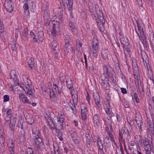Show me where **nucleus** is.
<instances>
[{
    "label": "nucleus",
    "instance_id": "c85d7f7f",
    "mask_svg": "<svg viewBox=\"0 0 154 154\" xmlns=\"http://www.w3.org/2000/svg\"><path fill=\"white\" fill-rule=\"evenodd\" d=\"M99 119V115L98 114H94L93 117V120L94 123H95L97 125V123L98 122Z\"/></svg>",
    "mask_w": 154,
    "mask_h": 154
},
{
    "label": "nucleus",
    "instance_id": "1a4fd4ad",
    "mask_svg": "<svg viewBox=\"0 0 154 154\" xmlns=\"http://www.w3.org/2000/svg\"><path fill=\"white\" fill-rule=\"evenodd\" d=\"M110 101L109 100H107L105 102V110L106 113L111 117L113 116V114L112 112L111 109L110 108Z\"/></svg>",
    "mask_w": 154,
    "mask_h": 154
},
{
    "label": "nucleus",
    "instance_id": "ddd939ff",
    "mask_svg": "<svg viewBox=\"0 0 154 154\" xmlns=\"http://www.w3.org/2000/svg\"><path fill=\"white\" fill-rule=\"evenodd\" d=\"M19 98L21 101H22L23 103L31 104V102L29 101L28 98L23 94H20L19 95Z\"/></svg>",
    "mask_w": 154,
    "mask_h": 154
},
{
    "label": "nucleus",
    "instance_id": "393cba45",
    "mask_svg": "<svg viewBox=\"0 0 154 154\" xmlns=\"http://www.w3.org/2000/svg\"><path fill=\"white\" fill-rule=\"evenodd\" d=\"M32 134L35 136L39 135H41L40 133L39 132V131L36 127L33 128L32 130Z\"/></svg>",
    "mask_w": 154,
    "mask_h": 154
},
{
    "label": "nucleus",
    "instance_id": "37998d69",
    "mask_svg": "<svg viewBox=\"0 0 154 154\" xmlns=\"http://www.w3.org/2000/svg\"><path fill=\"white\" fill-rule=\"evenodd\" d=\"M9 120L10 121V124H15L16 121V119L15 118L11 116Z\"/></svg>",
    "mask_w": 154,
    "mask_h": 154
},
{
    "label": "nucleus",
    "instance_id": "6ab92c4d",
    "mask_svg": "<svg viewBox=\"0 0 154 154\" xmlns=\"http://www.w3.org/2000/svg\"><path fill=\"white\" fill-rule=\"evenodd\" d=\"M28 64L30 67L37 66L36 64L35 63L34 59L32 57L29 59L28 62Z\"/></svg>",
    "mask_w": 154,
    "mask_h": 154
},
{
    "label": "nucleus",
    "instance_id": "72a5a7b5",
    "mask_svg": "<svg viewBox=\"0 0 154 154\" xmlns=\"http://www.w3.org/2000/svg\"><path fill=\"white\" fill-rule=\"evenodd\" d=\"M70 40H65V48L64 51H67V53H68L69 52V51H67V48L69 46V44L70 43Z\"/></svg>",
    "mask_w": 154,
    "mask_h": 154
},
{
    "label": "nucleus",
    "instance_id": "a211bd4d",
    "mask_svg": "<svg viewBox=\"0 0 154 154\" xmlns=\"http://www.w3.org/2000/svg\"><path fill=\"white\" fill-rule=\"evenodd\" d=\"M72 139L76 144H78L80 141V139L77 134L75 133L71 134Z\"/></svg>",
    "mask_w": 154,
    "mask_h": 154
},
{
    "label": "nucleus",
    "instance_id": "f3484780",
    "mask_svg": "<svg viewBox=\"0 0 154 154\" xmlns=\"http://www.w3.org/2000/svg\"><path fill=\"white\" fill-rule=\"evenodd\" d=\"M68 3L67 4V7L69 11L70 16L71 17L73 18L72 14V11H70L72 9L73 5V0H67Z\"/></svg>",
    "mask_w": 154,
    "mask_h": 154
},
{
    "label": "nucleus",
    "instance_id": "dca6fc26",
    "mask_svg": "<svg viewBox=\"0 0 154 154\" xmlns=\"http://www.w3.org/2000/svg\"><path fill=\"white\" fill-rule=\"evenodd\" d=\"M59 23H57V24H54L53 26V29L51 31V34L54 36H55L56 34V32L57 31V29L59 30Z\"/></svg>",
    "mask_w": 154,
    "mask_h": 154
},
{
    "label": "nucleus",
    "instance_id": "a878e982",
    "mask_svg": "<svg viewBox=\"0 0 154 154\" xmlns=\"http://www.w3.org/2000/svg\"><path fill=\"white\" fill-rule=\"evenodd\" d=\"M64 122V118L63 116L61 115L60 116L59 119L57 120V122L60 125L61 127H63V123Z\"/></svg>",
    "mask_w": 154,
    "mask_h": 154
},
{
    "label": "nucleus",
    "instance_id": "e433bc0d",
    "mask_svg": "<svg viewBox=\"0 0 154 154\" xmlns=\"http://www.w3.org/2000/svg\"><path fill=\"white\" fill-rule=\"evenodd\" d=\"M129 143L130 146H131L132 147H131V148L129 147V148L131 150H132V149H134V147L136 146L135 142L134 141H131Z\"/></svg>",
    "mask_w": 154,
    "mask_h": 154
},
{
    "label": "nucleus",
    "instance_id": "aec40b11",
    "mask_svg": "<svg viewBox=\"0 0 154 154\" xmlns=\"http://www.w3.org/2000/svg\"><path fill=\"white\" fill-rule=\"evenodd\" d=\"M97 144L98 149L100 150H102L103 148V145L102 141L99 137H98L97 138Z\"/></svg>",
    "mask_w": 154,
    "mask_h": 154
},
{
    "label": "nucleus",
    "instance_id": "69168bd1",
    "mask_svg": "<svg viewBox=\"0 0 154 154\" xmlns=\"http://www.w3.org/2000/svg\"><path fill=\"white\" fill-rule=\"evenodd\" d=\"M24 77H25V80L26 81V82H25V84L26 85V86L29 83V82H30V80L28 79L26 76V75H24Z\"/></svg>",
    "mask_w": 154,
    "mask_h": 154
},
{
    "label": "nucleus",
    "instance_id": "c756f323",
    "mask_svg": "<svg viewBox=\"0 0 154 154\" xmlns=\"http://www.w3.org/2000/svg\"><path fill=\"white\" fill-rule=\"evenodd\" d=\"M57 42L55 41H54L52 43V49H53L54 51V52L57 51V50H58V49L57 48Z\"/></svg>",
    "mask_w": 154,
    "mask_h": 154
},
{
    "label": "nucleus",
    "instance_id": "c9c22d12",
    "mask_svg": "<svg viewBox=\"0 0 154 154\" xmlns=\"http://www.w3.org/2000/svg\"><path fill=\"white\" fill-rule=\"evenodd\" d=\"M26 119L27 122L29 124L32 125L34 122V119L32 117H30L29 118H26Z\"/></svg>",
    "mask_w": 154,
    "mask_h": 154
},
{
    "label": "nucleus",
    "instance_id": "bb28decb",
    "mask_svg": "<svg viewBox=\"0 0 154 154\" xmlns=\"http://www.w3.org/2000/svg\"><path fill=\"white\" fill-rule=\"evenodd\" d=\"M50 92V97L51 99L52 100V99L54 100L56 99L55 98V94L54 91L52 89H49Z\"/></svg>",
    "mask_w": 154,
    "mask_h": 154
},
{
    "label": "nucleus",
    "instance_id": "a19ab883",
    "mask_svg": "<svg viewBox=\"0 0 154 154\" xmlns=\"http://www.w3.org/2000/svg\"><path fill=\"white\" fill-rule=\"evenodd\" d=\"M108 134V135H109V137H110V140L112 141L114 143V144L115 145H116V143L114 139V138H113V135H112V134L110 133V132L109 131H108V132H107Z\"/></svg>",
    "mask_w": 154,
    "mask_h": 154
},
{
    "label": "nucleus",
    "instance_id": "f704fd0d",
    "mask_svg": "<svg viewBox=\"0 0 154 154\" xmlns=\"http://www.w3.org/2000/svg\"><path fill=\"white\" fill-rule=\"evenodd\" d=\"M71 94L72 95V99L73 103L74 105L76 104L78 102V99L77 95L76 96H74L72 94V93H71Z\"/></svg>",
    "mask_w": 154,
    "mask_h": 154
},
{
    "label": "nucleus",
    "instance_id": "864d4df0",
    "mask_svg": "<svg viewBox=\"0 0 154 154\" xmlns=\"http://www.w3.org/2000/svg\"><path fill=\"white\" fill-rule=\"evenodd\" d=\"M140 94L142 95L144 93V90L143 88L141 86H140L138 87Z\"/></svg>",
    "mask_w": 154,
    "mask_h": 154
},
{
    "label": "nucleus",
    "instance_id": "bf43d9fd",
    "mask_svg": "<svg viewBox=\"0 0 154 154\" xmlns=\"http://www.w3.org/2000/svg\"><path fill=\"white\" fill-rule=\"evenodd\" d=\"M134 79L136 80H138L140 79V77L139 75V74H134Z\"/></svg>",
    "mask_w": 154,
    "mask_h": 154
},
{
    "label": "nucleus",
    "instance_id": "9d476101",
    "mask_svg": "<svg viewBox=\"0 0 154 154\" xmlns=\"http://www.w3.org/2000/svg\"><path fill=\"white\" fill-rule=\"evenodd\" d=\"M88 6L91 14L94 19H95L96 16H95V7L94 8L93 4L90 1H89L88 3Z\"/></svg>",
    "mask_w": 154,
    "mask_h": 154
},
{
    "label": "nucleus",
    "instance_id": "f03ea898",
    "mask_svg": "<svg viewBox=\"0 0 154 154\" xmlns=\"http://www.w3.org/2000/svg\"><path fill=\"white\" fill-rule=\"evenodd\" d=\"M150 137V139H145L143 140V146L146 154H150L151 152L152 139L151 135Z\"/></svg>",
    "mask_w": 154,
    "mask_h": 154
},
{
    "label": "nucleus",
    "instance_id": "7ed1b4c3",
    "mask_svg": "<svg viewBox=\"0 0 154 154\" xmlns=\"http://www.w3.org/2000/svg\"><path fill=\"white\" fill-rule=\"evenodd\" d=\"M119 38L121 42L123 48L128 52H130L129 43L128 39L126 37H125L123 35H122L120 34Z\"/></svg>",
    "mask_w": 154,
    "mask_h": 154
},
{
    "label": "nucleus",
    "instance_id": "4be33fe9",
    "mask_svg": "<svg viewBox=\"0 0 154 154\" xmlns=\"http://www.w3.org/2000/svg\"><path fill=\"white\" fill-rule=\"evenodd\" d=\"M119 140L120 141L122 142L123 141V138H122V135L125 132V129L123 128H122L121 129L119 130Z\"/></svg>",
    "mask_w": 154,
    "mask_h": 154
},
{
    "label": "nucleus",
    "instance_id": "f257e3e1",
    "mask_svg": "<svg viewBox=\"0 0 154 154\" xmlns=\"http://www.w3.org/2000/svg\"><path fill=\"white\" fill-rule=\"evenodd\" d=\"M95 13H96L97 17V18L96 19V18L95 19L97 23V25L103 26L105 23L103 14L97 6H95Z\"/></svg>",
    "mask_w": 154,
    "mask_h": 154
},
{
    "label": "nucleus",
    "instance_id": "2f4dec72",
    "mask_svg": "<svg viewBox=\"0 0 154 154\" xmlns=\"http://www.w3.org/2000/svg\"><path fill=\"white\" fill-rule=\"evenodd\" d=\"M132 66L133 67H138L136 59L134 57L132 58Z\"/></svg>",
    "mask_w": 154,
    "mask_h": 154
},
{
    "label": "nucleus",
    "instance_id": "6e6d98bb",
    "mask_svg": "<svg viewBox=\"0 0 154 154\" xmlns=\"http://www.w3.org/2000/svg\"><path fill=\"white\" fill-rule=\"evenodd\" d=\"M87 113H82L81 115H82V117L83 119L84 120H85L86 119L87 116L86 115Z\"/></svg>",
    "mask_w": 154,
    "mask_h": 154
},
{
    "label": "nucleus",
    "instance_id": "e2e57ef3",
    "mask_svg": "<svg viewBox=\"0 0 154 154\" xmlns=\"http://www.w3.org/2000/svg\"><path fill=\"white\" fill-rule=\"evenodd\" d=\"M121 90L123 94H125L126 93L127 91L125 88H121Z\"/></svg>",
    "mask_w": 154,
    "mask_h": 154
},
{
    "label": "nucleus",
    "instance_id": "0eeeda50",
    "mask_svg": "<svg viewBox=\"0 0 154 154\" xmlns=\"http://www.w3.org/2000/svg\"><path fill=\"white\" fill-rule=\"evenodd\" d=\"M4 6L6 10L11 12L13 10L14 4L11 0H5Z\"/></svg>",
    "mask_w": 154,
    "mask_h": 154
},
{
    "label": "nucleus",
    "instance_id": "49530a36",
    "mask_svg": "<svg viewBox=\"0 0 154 154\" xmlns=\"http://www.w3.org/2000/svg\"><path fill=\"white\" fill-rule=\"evenodd\" d=\"M4 98V102H6L8 101L9 100V96L7 95H4L3 97Z\"/></svg>",
    "mask_w": 154,
    "mask_h": 154
},
{
    "label": "nucleus",
    "instance_id": "cd10ccee",
    "mask_svg": "<svg viewBox=\"0 0 154 154\" xmlns=\"http://www.w3.org/2000/svg\"><path fill=\"white\" fill-rule=\"evenodd\" d=\"M120 148H118L116 150V154H124L123 148L122 145L120 144Z\"/></svg>",
    "mask_w": 154,
    "mask_h": 154
},
{
    "label": "nucleus",
    "instance_id": "7c9ffc66",
    "mask_svg": "<svg viewBox=\"0 0 154 154\" xmlns=\"http://www.w3.org/2000/svg\"><path fill=\"white\" fill-rule=\"evenodd\" d=\"M44 22L45 26H47V28L49 29L50 28L49 26L50 23V20L48 18H45L44 19Z\"/></svg>",
    "mask_w": 154,
    "mask_h": 154
},
{
    "label": "nucleus",
    "instance_id": "5701e85b",
    "mask_svg": "<svg viewBox=\"0 0 154 154\" xmlns=\"http://www.w3.org/2000/svg\"><path fill=\"white\" fill-rule=\"evenodd\" d=\"M86 146L88 147H89L91 145V138L89 134H86Z\"/></svg>",
    "mask_w": 154,
    "mask_h": 154
},
{
    "label": "nucleus",
    "instance_id": "680f3d73",
    "mask_svg": "<svg viewBox=\"0 0 154 154\" xmlns=\"http://www.w3.org/2000/svg\"><path fill=\"white\" fill-rule=\"evenodd\" d=\"M138 28V31L136 30V32L138 34V35L139 36H140V35H141V34H142V32H141L140 31V28L139 27V26H137Z\"/></svg>",
    "mask_w": 154,
    "mask_h": 154
},
{
    "label": "nucleus",
    "instance_id": "0e129e2a",
    "mask_svg": "<svg viewBox=\"0 0 154 154\" xmlns=\"http://www.w3.org/2000/svg\"><path fill=\"white\" fill-rule=\"evenodd\" d=\"M60 78L61 82H64L65 79V76H60Z\"/></svg>",
    "mask_w": 154,
    "mask_h": 154
},
{
    "label": "nucleus",
    "instance_id": "9b49d317",
    "mask_svg": "<svg viewBox=\"0 0 154 154\" xmlns=\"http://www.w3.org/2000/svg\"><path fill=\"white\" fill-rule=\"evenodd\" d=\"M94 98L95 102L96 104L98 107V108L100 109L101 108V106L100 103V98L99 94L96 93L94 94Z\"/></svg>",
    "mask_w": 154,
    "mask_h": 154
},
{
    "label": "nucleus",
    "instance_id": "6e6552de",
    "mask_svg": "<svg viewBox=\"0 0 154 154\" xmlns=\"http://www.w3.org/2000/svg\"><path fill=\"white\" fill-rule=\"evenodd\" d=\"M34 136V140L35 143L38 149L40 148L43 145L41 135H37Z\"/></svg>",
    "mask_w": 154,
    "mask_h": 154
},
{
    "label": "nucleus",
    "instance_id": "774afa93",
    "mask_svg": "<svg viewBox=\"0 0 154 154\" xmlns=\"http://www.w3.org/2000/svg\"><path fill=\"white\" fill-rule=\"evenodd\" d=\"M14 149H9V152L10 154H17V153H14Z\"/></svg>",
    "mask_w": 154,
    "mask_h": 154
},
{
    "label": "nucleus",
    "instance_id": "8fccbe9b",
    "mask_svg": "<svg viewBox=\"0 0 154 154\" xmlns=\"http://www.w3.org/2000/svg\"><path fill=\"white\" fill-rule=\"evenodd\" d=\"M133 71L134 74H139V71L138 68H133Z\"/></svg>",
    "mask_w": 154,
    "mask_h": 154
},
{
    "label": "nucleus",
    "instance_id": "20e7f679",
    "mask_svg": "<svg viewBox=\"0 0 154 154\" xmlns=\"http://www.w3.org/2000/svg\"><path fill=\"white\" fill-rule=\"evenodd\" d=\"M98 41L96 38H94L92 43V48L91 51L93 53V56L96 57L97 55V52L98 49Z\"/></svg>",
    "mask_w": 154,
    "mask_h": 154
},
{
    "label": "nucleus",
    "instance_id": "de8ad7c7",
    "mask_svg": "<svg viewBox=\"0 0 154 154\" xmlns=\"http://www.w3.org/2000/svg\"><path fill=\"white\" fill-rule=\"evenodd\" d=\"M11 47L13 51H16L17 50V48L16 47V44L14 43L13 44H11Z\"/></svg>",
    "mask_w": 154,
    "mask_h": 154
},
{
    "label": "nucleus",
    "instance_id": "79ce46f5",
    "mask_svg": "<svg viewBox=\"0 0 154 154\" xmlns=\"http://www.w3.org/2000/svg\"><path fill=\"white\" fill-rule=\"evenodd\" d=\"M17 126L19 128H20L21 129H23V122L22 120L19 121H18Z\"/></svg>",
    "mask_w": 154,
    "mask_h": 154
},
{
    "label": "nucleus",
    "instance_id": "b1692460",
    "mask_svg": "<svg viewBox=\"0 0 154 154\" xmlns=\"http://www.w3.org/2000/svg\"><path fill=\"white\" fill-rule=\"evenodd\" d=\"M8 146L9 149H14V142L12 140L10 139L8 143Z\"/></svg>",
    "mask_w": 154,
    "mask_h": 154
},
{
    "label": "nucleus",
    "instance_id": "4d7b16f0",
    "mask_svg": "<svg viewBox=\"0 0 154 154\" xmlns=\"http://www.w3.org/2000/svg\"><path fill=\"white\" fill-rule=\"evenodd\" d=\"M134 95L136 101L137 103H139V100L138 99L137 95V93L136 92L134 93Z\"/></svg>",
    "mask_w": 154,
    "mask_h": 154
},
{
    "label": "nucleus",
    "instance_id": "603ef678",
    "mask_svg": "<svg viewBox=\"0 0 154 154\" xmlns=\"http://www.w3.org/2000/svg\"><path fill=\"white\" fill-rule=\"evenodd\" d=\"M141 120H142V119L140 116L138 115L135 117V120L136 122L140 120L141 121Z\"/></svg>",
    "mask_w": 154,
    "mask_h": 154
},
{
    "label": "nucleus",
    "instance_id": "412c9836",
    "mask_svg": "<svg viewBox=\"0 0 154 154\" xmlns=\"http://www.w3.org/2000/svg\"><path fill=\"white\" fill-rule=\"evenodd\" d=\"M66 82L67 84V87L69 89H72V88L73 87V84L72 80H71V79H67L66 81Z\"/></svg>",
    "mask_w": 154,
    "mask_h": 154
},
{
    "label": "nucleus",
    "instance_id": "39448f33",
    "mask_svg": "<svg viewBox=\"0 0 154 154\" xmlns=\"http://www.w3.org/2000/svg\"><path fill=\"white\" fill-rule=\"evenodd\" d=\"M30 35L33 38V41L34 42H37L38 40L40 42H42L43 40L44 34L42 31H39L38 33V35L37 38L35 35L32 32H31Z\"/></svg>",
    "mask_w": 154,
    "mask_h": 154
},
{
    "label": "nucleus",
    "instance_id": "338daca9",
    "mask_svg": "<svg viewBox=\"0 0 154 154\" xmlns=\"http://www.w3.org/2000/svg\"><path fill=\"white\" fill-rule=\"evenodd\" d=\"M19 32L18 30L17 29H16L15 30V38H17L18 36V34L19 33Z\"/></svg>",
    "mask_w": 154,
    "mask_h": 154
},
{
    "label": "nucleus",
    "instance_id": "3c124183",
    "mask_svg": "<svg viewBox=\"0 0 154 154\" xmlns=\"http://www.w3.org/2000/svg\"><path fill=\"white\" fill-rule=\"evenodd\" d=\"M81 15L85 19L87 18V16L86 13L84 11H82L81 13Z\"/></svg>",
    "mask_w": 154,
    "mask_h": 154
},
{
    "label": "nucleus",
    "instance_id": "2eb2a0df",
    "mask_svg": "<svg viewBox=\"0 0 154 154\" xmlns=\"http://www.w3.org/2000/svg\"><path fill=\"white\" fill-rule=\"evenodd\" d=\"M30 86H31V82H29L27 85L26 87L25 88H23V90L26 93L29 95H32V92L31 89L29 88Z\"/></svg>",
    "mask_w": 154,
    "mask_h": 154
},
{
    "label": "nucleus",
    "instance_id": "423d86ee",
    "mask_svg": "<svg viewBox=\"0 0 154 154\" xmlns=\"http://www.w3.org/2000/svg\"><path fill=\"white\" fill-rule=\"evenodd\" d=\"M108 68H105L104 69L103 74L101 76V83L104 85H106L108 83V79L106 76H105L104 74L107 76H109V74L110 73V72L109 69H108Z\"/></svg>",
    "mask_w": 154,
    "mask_h": 154
},
{
    "label": "nucleus",
    "instance_id": "c03bdc74",
    "mask_svg": "<svg viewBox=\"0 0 154 154\" xmlns=\"http://www.w3.org/2000/svg\"><path fill=\"white\" fill-rule=\"evenodd\" d=\"M5 142V139L3 134H1L0 135V143L1 144L4 143Z\"/></svg>",
    "mask_w": 154,
    "mask_h": 154
},
{
    "label": "nucleus",
    "instance_id": "58836bf2",
    "mask_svg": "<svg viewBox=\"0 0 154 154\" xmlns=\"http://www.w3.org/2000/svg\"><path fill=\"white\" fill-rule=\"evenodd\" d=\"M141 57L143 60V61L144 62V58H146L147 57L146 52L144 51H141Z\"/></svg>",
    "mask_w": 154,
    "mask_h": 154
},
{
    "label": "nucleus",
    "instance_id": "473e14b6",
    "mask_svg": "<svg viewBox=\"0 0 154 154\" xmlns=\"http://www.w3.org/2000/svg\"><path fill=\"white\" fill-rule=\"evenodd\" d=\"M69 26L70 27L71 30L72 32H74L75 31L76 29L75 27V26L73 24V23L71 22H69Z\"/></svg>",
    "mask_w": 154,
    "mask_h": 154
},
{
    "label": "nucleus",
    "instance_id": "4c0bfd02",
    "mask_svg": "<svg viewBox=\"0 0 154 154\" xmlns=\"http://www.w3.org/2000/svg\"><path fill=\"white\" fill-rule=\"evenodd\" d=\"M3 115H4V117L6 122H8L9 119H11V116H8L7 114H5V112L3 113Z\"/></svg>",
    "mask_w": 154,
    "mask_h": 154
},
{
    "label": "nucleus",
    "instance_id": "ea45409f",
    "mask_svg": "<svg viewBox=\"0 0 154 154\" xmlns=\"http://www.w3.org/2000/svg\"><path fill=\"white\" fill-rule=\"evenodd\" d=\"M136 122L138 127L139 128L140 131H142L141 126H142V125L143 124L142 120H141V121L140 120Z\"/></svg>",
    "mask_w": 154,
    "mask_h": 154
},
{
    "label": "nucleus",
    "instance_id": "5fc2aeb1",
    "mask_svg": "<svg viewBox=\"0 0 154 154\" xmlns=\"http://www.w3.org/2000/svg\"><path fill=\"white\" fill-rule=\"evenodd\" d=\"M7 109V110L6 114H7L8 116H11L12 113V111L11 110L9 109Z\"/></svg>",
    "mask_w": 154,
    "mask_h": 154
},
{
    "label": "nucleus",
    "instance_id": "a18cd8bd",
    "mask_svg": "<svg viewBox=\"0 0 154 154\" xmlns=\"http://www.w3.org/2000/svg\"><path fill=\"white\" fill-rule=\"evenodd\" d=\"M28 33V30L27 28H25L23 30V35H24V36L26 37Z\"/></svg>",
    "mask_w": 154,
    "mask_h": 154
},
{
    "label": "nucleus",
    "instance_id": "09e8293b",
    "mask_svg": "<svg viewBox=\"0 0 154 154\" xmlns=\"http://www.w3.org/2000/svg\"><path fill=\"white\" fill-rule=\"evenodd\" d=\"M23 8L24 10H26V11H28L27 14H28V13L29 12V11L28 10V5L27 3H25L24 4L23 6Z\"/></svg>",
    "mask_w": 154,
    "mask_h": 154
},
{
    "label": "nucleus",
    "instance_id": "052dcab7",
    "mask_svg": "<svg viewBox=\"0 0 154 154\" xmlns=\"http://www.w3.org/2000/svg\"><path fill=\"white\" fill-rule=\"evenodd\" d=\"M27 154H33V151L31 148H29L27 150Z\"/></svg>",
    "mask_w": 154,
    "mask_h": 154
},
{
    "label": "nucleus",
    "instance_id": "f8f14e48",
    "mask_svg": "<svg viewBox=\"0 0 154 154\" xmlns=\"http://www.w3.org/2000/svg\"><path fill=\"white\" fill-rule=\"evenodd\" d=\"M53 85L54 86V88L55 90L59 94H60L62 90V83H53Z\"/></svg>",
    "mask_w": 154,
    "mask_h": 154
},
{
    "label": "nucleus",
    "instance_id": "4468645a",
    "mask_svg": "<svg viewBox=\"0 0 154 154\" xmlns=\"http://www.w3.org/2000/svg\"><path fill=\"white\" fill-rule=\"evenodd\" d=\"M139 37L144 47L146 48L148 46L147 42L146 40V37L144 34L143 32V31H142L141 35H140V36Z\"/></svg>",
    "mask_w": 154,
    "mask_h": 154
},
{
    "label": "nucleus",
    "instance_id": "13d9d810",
    "mask_svg": "<svg viewBox=\"0 0 154 154\" xmlns=\"http://www.w3.org/2000/svg\"><path fill=\"white\" fill-rule=\"evenodd\" d=\"M15 125L13 124H10L9 127L11 131H14V130Z\"/></svg>",
    "mask_w": 154,
    "mask_h": 154
}]
</instances>
